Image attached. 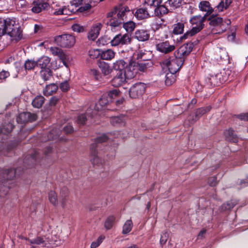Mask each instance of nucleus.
<instances>
[{
    "label": "nucleus",
    "instance_id": "f257e3e1",
    "mask_svg": "<svg viewBox=\"0 0 248 248\" xmlns=\"http://www.w3.org/2000/svg\"><path fill=\"white\" fill-rule=\"evenodd\" d=\"M192 44H186L180 47L170 57L162 61L160 64L163 68H168L170 73L175 74L178 71L184 62L185 57L187 56L192 50Z\"/></svg>",
    "mask_w": 248,
    "mask_h": 248
},
{
    "label": "nucleus",
    "instance_id": "f03ea898",
    "mask_svg": "<svg viewBox=\"0 0 248 248\" xmlns=\"http://www.w3.org/2000/svg\"><path fill=\"white\" fill-rule=\"evenodd\" d=\"M18 169L0 170V196L3 197L8 192V189L15 186L14 178Z\"/></svg>",
    "mask_w": 248,
    "mask_h": 248
},
{
    "label": "nucleus",
    "instance_id": "7ed1b4c3",
    "mask_svg": "<svg viewBox=\"0 0 248 248\" xmlns=\"http://www.w3.org/2000/svg\"><path fill=\"white\" fill-rule=\"evenodd\" d=\"M209 25L213 28L212 32L215 34H221L230 28L231 21L229 19L217 16L212 14L208 18Z\"/></svg>",
    "mask_w": 248,
    "mask_h": 248
},
{
    "label": "nucleus",
    "instance_id": "20e7f679",
    "mask_svg": "<svg viewBox=\"0 0 248 248\" xmlns=\"http://www.w3.org/2000/svg\"><path fill=\"white\" fill-rule=\"evenodd\" d=\"M109 102H110L106 97V95L103 94L97 103L95 104L93 113H90L91 109H88L86 114H81L78 115L77 119L78 123L80 124H84L87 120V115H90L91 117H93L95 114H97L101 115L99 112L104 110Z\"/></svg>",
    "mask_w": 248,
    "mask_h": 248
},
{
    "label": "nucleus",
    "instance_id": "39448f33",
    "mask_svg": "<svg viewBox=\"0 0 248 248\" xmlns=\"http://www.w3.org/2000/svg\"><path fill=\"white\" fill-rule=\"evenodd\" d=\"M109 102H110L106 97V95L103 94L97 103L95 104L93 113H90L91 109H88L86 114H81L78 115L77 119L78 123L80 124H84L87 120V115H90L91 117H93L95 114H97L101 115L99 112L104 110Z\"/></svg>",
    "mask_w": 248,
    "mask_h": 248
},
{
    "label": "nucleus",
    "instance_id": "423d86ee",
    "mask_svg": "<svg viewBox=\"0 0 248 248\" xmlns=\"http://www.w3.org/2000/svg\"><path fill=\"white\" fill-rule=\"evenodd\" d=\"M111 135L107 136L105 134L102 135L95 139V142L92 143L90 146V159L94 167H100L103 166L104 161L98 155L96 150L97 143H102L110 139Z\"/></svg>",
    "mask_w": 248,
    "mask_h": 248
},
{
    "label": "nucleus",
    "instance_id": "0eeeda50",
    "mask_svg": "<svg viewBox=\"0 0 248 248\" xmlns=\"http://www.w3.org/2000/svg\"><path fill=\"white\" fill-rule=\"evenodd\" d=\"M206 18V16L201 15L193 16L189 20L192 26V29L186 32L182 37V38L186 39L199 32L203 29Z\"/></svg>",
    "mask_w": 248,
    "mask_h": 248
},
{
    "label": "nucleus",
    "instance_id": "6e6552de",
    "mask_svg": "<svg viewBox=\"0 0 248 248\" xmlns=\"http://www.w3.org/2000/svg\"><path fill=\"white\" fill-rule=\"evenodd\" d=\"M22 239L29 242V244L31 246V248H35L36 246H40L46 248H53L57 246L55 242L50 240L46 236H37L32 239L27 237H23Z\"/></svg>",
    "mask_w": 248,
    "mask_h": 248
},
{
    "label": "nucleus",
    "instance_id": "1a4fd4ad",
    "mask_svg": "<svg viewBox=\"0 0 248 248\" xmlns=\"http://www.w3.org/2000/svg\"><path fill=\"white\" fill-rule=\"evenodd\" d=\"M54 41L58 46L63 47H71L76 42L75 37L69 34L57 36L55 37Z\"/></svg>",
    "mask_w": 248,
    "mask_h": 248
},
{
    "label": "nucleus",
    "instance_id": "9d476101",
    "mask_svg": "<svg viewBox=\"0 0 248 248\" xmlns=\"http://www.w3.org/2000/svg\"><path fill=\"white\" fill-rule=\"evenodd\" d=\"M16 21L14 18H6L0 20V37L16 27Z\"/></svg>",
    "mask_w": 248,
    "mask_h": 248
},
{
    "label": "nucleus",
    "instance_id": "9b49d317",
    "mask_svg": "<svg viewBox=\"0 0 248 248\" xmlns=\"http://www.w3.org/2000/svg\"><path fill=\"white\" fill-rule=\"evenodd\" d=\"M131 38L126 33L121 34V33L116 35L110 41L112 46H117L118 45H128L131 42Z\"/></svg>",
    "mask_w": 248,
    "mask_h": 248
},
{
    "label": "nucleus",
    "instance_id": "f8f14e48",
    "mask_svg": "<svg viewBox=\"0 0 248 248\" xmlns=\"http://www.w3.org/2000/svg\"><path fill=\"white\" fill-rule=\"evenodd\" d=\"M146 85L139 82L133 85L129 89V93L131 98H136L141 95L145 92Z\"/></svg>",
    "mask_w": 248,
    "mask_h": 248
},
{
    "label": "nucleus",
    "instance_id": "ddd939ff",
    "mask_svg": "<svg viewBox=\"0 0 248 248\" xmlns=\"http://www.w3.org/2000/svg\"><path fill=\"white\" fill-rule=\"evenodd\" d=\"M155 48L157 51L161 53L168 54L175 49V45L170 44L169 41H166L157 44L155 46Z\"/></svg>",
    "mask_w": 248,
    "mask_h": 248
},
{
    "label": "nucleus",
    "instance_id": "4468645a",
    "mask_svg": "<svg viewBox=\"0 0 248 248\" xmlns=\"http://www.w3.org/2000/svg\"><path fill=\"white\" fill-rule=\"evenodd\" d=\"M37 115L29 112H24L20 113L16 118L18 123L22 124L28 122H33L37 119Z\"/></svg>",
    "mask_w": 248,
    "mask_h": 248
},
{
    "label": "nucleus",
    "instance_id": "2eb2a0df",
    "mask_svg": "<svg viewBox=\"0 0 248 248\" xmlns=\"http://www.w3.org/2000/svg\"><path fill=\"white\" fill-rule=\"evenodd\" d=\"M138 71L134 65V62H131L126 66L123 72L127 79H132L136 77Z\"/></svg>",
    "mask_w": 248,
    "mask_h": 248
},
{
    "label": "nucleus",
    "instance_id": "dca6fc26",
    "mask_svg": "<svg viewBox=\"0 0 248 248\" xmlns=\"http://www.w3.org/2000/svg\"><path fill=\"white\" fill-rule=\"evenodd\" d=\"M221 73H218L215 75H211L205 78L206 85L209 86H217L223 81L220 80Z\"/></svg>",
    "mask_w": 248,
    "mask_h": 248
},
{
    "label": "nucleus",
    "instance_id": "f3484780",
    "mask_svg": "<svg viewBox=\"0 0 248 248\" xmlns=\"http://www.w3.org/2000/svg\"><path fill=\"white\" fill-rule=\"evenodd\" d=\"M199 8L201 11L206 12L204 16H206V17L211 15L214 11L209 2L206 0L201 1L199 4Z\"/></svg>",
    "mask_w": 248,
    "mask_h": 248
},
{
    "label": "nucleus",
    "instance_id": "a211bd4d",
    "mask_svg": "<svg viewBox=\"0 0 248 248\" xmlns=\"http://www.w3.org/2000/svg\"><path fill=\"white\" fill-rule=\"evenodd\" d=\"M151 13L152 10L150 9L147 10L145 8H139L137 10L135 16L139 20H142L152 16Z\"/></svg>",
    "mask_w": 248,
    "mask_h": 248
},
{
    "label": "nucleus",
    "instance_id": "6ab92c4d",
    "mask_svg": "<svg viewBox=\"0 0 248 248\" xmlns=\"http://www.w3.org/2000/svg\"><path fill=\"white\" fill-rule=\"evenodd\" d=\"M127 79L123 72H119L112 79V85L114 87L122 85Z\"/></svg>",
    "mask_w": 248,
    "mask_h": 248
},
{
    "label": "nucleus",
    "instance_id": "aec40b11",
    "mask_svg": "<svg viewBox=\"0 0 248 248\" xmlns=\"http://www.w3.org/2000/svg\"><path fill=\"white\" fill-rule=\"evenodd\" d=\"M101 27L102 24L100 23H98L93 26L88 34L89 39L92 41L94 40L98 37Z\"/></svg>",
    "mask_w": 248,
    "mask_h": 248
},
{
    "label": "nucleus",
    "instance_id": "412c9836",
    "mask_svg": "<svg viewBox=\"0 0 248 248\" xmlns=\"http://www.w3.org/2000/svg\"><path fill=\"white\" fill-rule=\"evenodd\" d=\"M33 5L31 10L34 13H39L48 6V3L44 2L41 0L34 1L33 2Z\"/></svg>",
    "mask_w": 248,
    "mask_h": 248
},
{
    "label": "nucleus",
    "instance_id": "4be33fe9",
    "mask_svg": "<svg viewBox=\"0 0 248 248\" xmlns=\"http://www.w3.org/2000/svg\"><path fill=\"white\" fill-rule=\"evenodd\" d=\"M69 190L66 187H63L60 190V201L62 208L66 206L68 200Z\"/></svg>",
    "mask_w": 248,
    "mask_h": 248
},
{
    "label": "nucleus",
    "instance_id": "5701e85b",
    "mask_svg": "<svg viewBox=\"0 0 248 248\" xmlns=\"http://www.w3.org/2000/svg\"><path fill=\"white\" fill-rule=\"evenodd\" d=\"M224 136L227 141L236 143L238 140L237 135L234 133L233 130L231 128L226 129L224 131Z\"/></svg>",
    "mask_w": 248,
    "mask_h": 248
},
{
    "label": "nucleus",
    "instance_id": "b1692460",
    "mask_svg": "<svg viewBox=\"0 0 248 248\" xmlns=\"http://www.w3.org/2000/svg\"><path fill=\"white\" fill-rule=\"evenodd\" d=\"M135 37L139 41H145L149 39L150 34L146 30L143 29L138 30L135 32Z\"/></svg>",
    "mask_w": 248,
    "mask_h": 248
},
{
    "label": "nucleus",
    "instance_id": "393cba45",
    "mask_svg": "<svg viewBox=\"0 0 248 248\" xmlns=\"http://www.w3.org/2000/svg\"><path fill=\"white\" fill-rule=\"evenodd\" d=\"M9 35L12 40H14L16 41H18L22 38V31L19 27H15L12 29V31H8L7 33Z\"/></svg>",
    "mask_w": 248,
    "mask_h": 248
},
{
    "label": "nucleus",
    "instance_id": "a878e982",
    "mask_svg": "<svg viewBox=\"0 0 248 248\" xmlns=\"http://www.w3.org/2000/svg\"><path fill=\"white\" fill-rule=\"evenodd\" d=\"M9 35L12 40H14L16 41H18L22 38V31L19 27H15L12 29V31H8L7 33Z\"/></svg>",
    "mask_w": 248,
    "mask_h": 248
},
{
    "label": "nucleus",
    "instance_id": "bb28decb",
    "mask_svg": "<svg viewBox=\"0 0 248 248\" xmlns=\"http://www.w3.org/2000/svg\"><path fill=\"white\" fill-rule=\"evenodd\" d=\"M168 12V9L164 5H161L155 7L153 10H152V13L151 14L152 16H160L163 15L167 14Z\"/></svg>",
    "mask_w": 248,
    "mask_h": 248
},
{
    "label": "nucleus",
    "instance_id": "cd10ccee",
    "mask_svg": "<svg viewBox=\"0 0 248 248\" xmlns=\"http://www.w3.org/2000/svg\"><path fill=\"white\" fill-rule=\"evenodd\" d=\"M58 89V87L54 83L50 84L46 86L44 90L43 93L46 96H49L56 93Z\"/></svg>",
    "mask_w": 248,
    "mask_h": 248
},
{
    "label": "nucleus",
    "instance_id": "c85d7f7f",
    "mask_svg": "<svg viewBox=\"0 0 248 248\" xmlns=\"http://www.w3.org/2000/svg\"><path fill=\"white\" fill-rule=\"evenodd\" d=\"M50 62V59L47 56H42L37 61V66L41 69L47 68V66Z\"/></svg>",
    "mask_w": 248,
    "mask_h": 248
},
{
    "label": "nucleus",
    "instance_id": "c756f323",
    "mask_svg": "<svg viewBox=\"0 0 248 248\" xmlns=\"http://www.w3.org/2000/svg\"><path fill=\"white\" fill-rule=\"evenodd\" d=\"M129 13L130 10L127 6H121L119 8V11L117 15V17L120 18L124 21L125 19L127 14Z\"/></svg>",
    "mask_w": 248,
    "mask_h": 248
},
{
    "label": "nucleus",
    "instance_id": "7c9ffc66",
    "mask_svg": "<svg viewBox=\"0 0 248 248\" xmlns=\"http://www.w3.org/2000/svg\"><path fill=\"white\" fill-rule=\"evenodd\" d=\"M126 63L123 60L116 61L113 64V68L115 70L119 71V72H123L126 67Z\"/></svg>",
    "mask_w": 248,
    "mask_h": 248
},
{
    "label": "nucleus",
    "instance_id": "2f4dec72",
    "mask_svg": "<svg viewBox=\"0 0 248 248\" xmlns=\"http://www.w3.org/2000/svg\"><path fill=\"white\" fill-rule=\"evenodd\" d=\"M115 52L111 49L102 51L101 53V58L103 60H110L114 57Z\"/></svg>",
    "mask_w": 248,
    "mask_h": 248
},
{
    "label": "nucleus",
    "instance_id": "473e14b6",
    "mask_svg": "<svg viewBox=\"0 0 248 248\" xmlns=\"http://www.w3.org/2000/svg\"><path fill=\"white\" fill-rule=\"evenodd\" d=\"M125 120L124 116H116L111 118L110 122L114 125H123L124 124Z\"/></svg>",
    "mask_w": 248,
    "mask_h": 248
},
{
    "label": "nucleus",
    "instance_id": "72a5a7b5",
    "mask_svg": "<svg viewBox=\"0 0 248 248\" xmlns=\"http://www.w3.org/2000/svg\"><path fill=\"white\" fill-rule=\"evenodd\" d=\"M211 109V107L210 106L197 109L195 112V121L198 120L202 115L209 112Z\"/></svg>",
    "mask_w": 248,
    "mask_h": 248
},
{
    "label": "nucleus",
    "instance_id": "f704fd0d",
    "mask_svg": "<svg viewBox=\"0 0 248 248\" xmlns=\"http://www.w3.org/2000/svg\"><path fill=\"white\" fill-rule=\"evenodd\" d=\"M99 68L101 72L105 75L107 76L110 74L112 72V69L110 67L108 64L103 62H101L99 65Z\"/></svg>",
    "mask_w": 248,
    "mask_h": 248
},
{
    "label": "nucleus",
    "instance_id": "c9c22d12",
    "mask_svg": "<svg viewBox=\"0 0 248 248\" xmlns=\"http://www.w3.org/2000/svg\"><path fill=\"white\" fill-rule=\"evenodd\" d=\"M45 98L42 95H38L34 98L32 101V105L33 107L40 108L44 103Z\"/></svg>",
    "mask_w": 248,
    "mask_h": 248
},
{
    "label": "nucleus",
    "instance_id": "e433bc0d",
    "mask_svg": "<svg viewBox=\"0 0 248 248\" xmlns=\"http://www.w3.org/2000/svg\"><path fill=\"white\" fill-rule=\"evenodd\" d=\"M124 21L119 17L110 18L107 25L111 27H117L122 25Z\"/></svg>",
    "mask_w": 248,
    "mask_h": 248
},
{
    "label": "nucleus",
    "instance_id": "4c0bfd02",
    "mask_svg": "<svg viewBox=\"0 0 248 248\" xmlns=\"http://www.w3.org/2000/svg\"><path fill=\"white\" fill-rule=\"evenodd\" d=\"M173 33L175 34H181L184 31V24L182 22H178L173 25Z\"/></svg>",
    "mask_w": 248,
    "mask_h": 248
},
{
    "label": "nucleus",
    "instance_id": "58836bf2",
    "mask_svg": "<svg viewBox=\"0 0 248 248\" xmlns=\"http://www.w3.org/2000/svg\"><path fill=\"white\" fill-rule=\"evenodd\" d=\"M40 74L42 78L45 81H46L48 80L52 76V71L48 68L42 69L40 72Z\"/></svg>",
    "mask_w": 248,
    "mask_h": 248
},
{
    "label": "nucleus",
    "instance_id": "ea45409f",
    "mask_svg": "<svg viewBox=\"0 0 248 248\" xmlns=\"http://www.w3.org/2000/svg\"><path fill=\"white\" fill-rule=\"evenodd\" d=\"M133 227V223L131 219L126 221L123 227L122 233L124 234H127L132 230Z\"/></svg>",
    "mask_w": 248,
    "mask_h": 248
},
{
    "label": "nucleus",
    "instance_id": "a19ab883",
    "mask_svg": "<svg viewBox=\"0 0 248 248\" xmlns=\"http://www.w3.org/2000/svg\"><path fill=\"white\" fill-rule=\"evenodd\" d=\"M217 56L215 57V59L217 61L221 60H225L228 58V55L225 50L223 49L219 48L216 51Z\"/></svg>",
    "mask_w": 248,
    "mask_h": 248
},
{
    "label": "nucleus",
    "instance_id": "79ce46f5",
    "mask_svg": "<svg viewBox=\"0 0 248 248\" xmlns=\"http://www.w3.org/2000/svg\"><path fill=\"white\" fill-rule=\"evenodd\" d=\"M134 65L136 67L138 72L139 71L141 72H145L148 68V63L143 61L140 63H137L134 62Z\"/></svg>",
    "mask_w": 248,
    "mask_h": 248
},
{
    "label": "nucleus",
    "instance_id": "37998d69",
    "mask_svg": "<svg viewBox=\"0 0 248 248\" xmlns=\"http://www.w3.org/2000/svg\"><path fill=\"white\" fill-rule=\"evenodd\" d=\"M237 202L235 200H231L221 205V210L225 211L227 210H230L236 204Z\"/></svg>",
    "mask_w": 248,
    "mask_h": 248
},
{
    "label": "nucleus",
    "instance_id": "c03bdc74",
    "mask_svg": "<svg viewBox=\"0 0 248 248\" xmlns=\"http://www.w3.org/2000/svg\"><path fill=\"white\" fill-rule=\"evenodd\" d=\"M119 93V92L117 89L110 90L107 93H104V95H106V97L108 99L110 102H111L112 100L117 97Z\"/></svg>",
    "mask_w": 248,
    "mask_h": 248
},
{
    "label": "nucleus",
    "instance_id": "a18cd8bd",
    "mask_svg": "<svg viewBox=\"0 0 248 248\" xmlns=\"http://www.w3.org/2000/svg\"><path fill=\"white\" fill-rule=\"evenodd\" d=\"M36 66H37V62L33 60H27L24 63L25 68L27 70H31Z\"/></svg>",
    "mask_w": 248,
    "mask_h": 248
},
{
    "label": "nucleus",
    "instance_id": "49530a36",
    "mask_svg": "<svg viewBox=\"0 0 248 248\" xmlns=\"http://www.w3.org/2000/svg\"><path fill=\"white\" fill-rule=\"evenodd\" d=\"M171 10L179 7L181 4V0H168L166 2Z\"/></svg>",
    "mask_w": 248,
    "mask_h": 248
},
{
    "label": "nucleus",
    "instance_id": "de8ad7c7",
    "mask_svg": "<svg viewBox=\"0 0 248 248\" xmlns=\"http://www.w3.org/2000/svg\"><path fill=\"white\" fill-rule=\"evenodd\" d=\"M123 27L127 32H131L135 28V23L133 21H127L123 24Z\"/></svg>",
    "mask_w": 248,
    "mask_h": 248
},
{
    "label": "nucleus",
    "instance_id": "09e8293b",
    "mask_svg": "<svg viewBox=\"0 0 248 248\" xmlns=\"http://www.w3.org/2000/svg\"><path fill=\"white\" fill-rule=\"evenodd\" d=\"M82 0H72L70 2V6H69L68 10H70L71 12L74 13L76 10H74L73 7L77 8L82 3Z\"/></svg>",
    "mask_w": 248,
    "mask_h": 248
},
{
    "label": "nucleus",
    "instance_id": "8fccbe9b",
    "mask_svg": "<svg viewBox=\"0 0 248 248\" xmlns=\"http://www.w3.org/2000/svg\"><path fill=\"white\" fill-rule=\"evenodd\" d=\"M115 219V217L113 216H110L108 217L106 220L104 224L105 227L107 229H110L112 226L113 223Z\"/></svg>",
    "mask_w": 248,
    "mask_h": 248
},
{
    "label": "nucleus",
    "instance_id": "3c124183",
    "mask_svg": "<svg viewBox=\"0 0 248 248\" xmlns=\"http://www.w3.org/2000/svg\"><path fill=\"white\" fill-rule=\"evenodd\" d=\"M174 74H175L170 73V72L166 74L165 80V84L166 85L170 86L174 82Z\"/></svg>",
    "mask_w": 248,
    "mask_h": 248
},
{
    "label": "nucleus",
    "instance_id": "603ef678",
    "mask_svg": "<svg viewBox=\"0 0 248 248\" xmlns=\"http://www.w3.org/2000/svg\"><path fill=\"white\" fill-rule=\"evenodd\" d=\"M48 199L50 202L55 205L58 203L57 195L56 192L54 191H50L48 193Z\"/></svg>",
    "mask_w": 248,
    "mask_h": 248
},
{
    "label": "nucleus",
    "instance_id": "864d4df0",
    "mask_svg": "<svg viewBox=\"0 0 248 248\" xmlns=\"http://www.w3.org/2000/svg\"><path fill=\"white\" fill-rule=\"evenodd\" d=\"M108 43H110V39L107 37V36H103L99 38L96 42L97 45L98 46H103L108 44Z\"/></svg>",
    "mask_w": 248,
    "mask_h": 248
},
{
    "label": "nucleus",
    "instance_id": "5fc2aeb1",
    "mask_svg": "<svg viewBox=\"0 0 248 248\" xmlns=\"http://www.w3.org/2000/svg\"><path fill=\"white\" fill-rule=\"evenodd\" d=\"M68 10L65 7H62L59 9H56L53 12V14L55 15H68Z\"/></svg>",
    "mask_w": 248,
    "mask_h": 248
},
{
    "label": "nucleus",
    "instance_id": "6e6d98bb",
    "mask_svg": "<svg viewBox=\"0 0 248 248\" xmlns=\"http://www.w3.org/2000/svg\"><path fill=\"white\" fill-rule=\"evenodd\" d=\"M105 237L103 235L100 236L96 240L93 242L91 245V248H96L103 242Z\"/></svg>",
    "mask_w": 248,
    "mask_h": 248
},
{
    "label": "nucleus",
    "instance_id": "4d7b16f0",
    "mask_svg": "<svg viewBox=\"0 0 248 248\" xmlns=\"http://www.w3.org/2000/svg\"><path fill=\"white\" fill-rule=\"evenodd\" d=\"M91 58L94 59L97 58L99 55H101L100 51L99 49H92L89 52Z\"/></svg>",
    "mask_w": 248,
    "mask_h": 248
},
{
    "label": "nucleus",
    "instance_id": "13d9d810",
    "mask_svg": "<svg viewBox=\"0 0 248 248\" xmlns=\"http://www.w3.org/2000/svg\"><path fill=\"white\" fill-rule=\"evenodd\" d=\"M72 30L78 33L83 32L85 31L83 26H81L78 24H75L72 26Z\"/></svg>",
    "mask_w": 248,
    "mask_h": 248
},
{
    "label": "nucleus",
    "instance_id": "bf43d9fd",
    "mask_svg": "<svg viewBox=\"0 0 248 248\" xmlns=\"http://www.w3.org/2000/svg\"><path fill=\"white\" fill-rule=\"evenodd\" d=\"M13 129V127L11 124H8L6 127H3L2 128H0V133H2L3 134L6 135L9 133Z\"/></svg>",
    "mask_w": 248,
    "mask_h": 248
},
{
    "label": "nucleus",
    "instance_id": "052dcab7",
    "mask_svg": "<svg viewBox=\"0 0 248 248\" xmlns=\"http://www.w3.org/2000/svg\"><path fill=\"white\" fill-rule=\"evenodd\" d=\"M162 0H152L151 2L149 4L150 9L153 10L155 7L161 5Z\"/></svg>",
    "mask_w": 248,
    "mask_h": 248
},
{
    "label": "nucleus",
    "instance_id": "680f3d73",
    "mask_svg": "<svg viewBox=\"0 0 248 248\" xmlns=\"http://www.w3.org/2000/svg\"><path fill=\"white\" fill-rule=\"evenodd\" d=\"M59 131H54V130H52L50 132L49 135L48 136V138L49 140L55 139L59 135Z\"/></svg>",
    "mask_w": 248,
    "mask_h": 248
},
{
    "label": "nucleus",
    "instance_id": "e2e57ef3",
    "mask_svg": "<svg viewBox=\"0 0 248 248\" xmlns=\"http://www.w3.org/2000/svg\"><path fill=\"white\" fill-rule=\"evenodd\" d=\"M60 88L63 92H66L68 91V90L69 88V85L68 84V82L65 81L61 83L60 85Z\"/></svg>",
    "mask_w": 248,
    "mask_h": 248
},
{
    "label": "nucleus",
    "instance_id": "0e129e2a",
    "mask_svg": "<svg viewBox=\"0 0 248 248\" xmlns=\"http://www.w3.org/2000/svg\"><path fill=\"white\" fill-rule=\"evenodd\" d=\"M91 8V5L89 4H86L83 6H81L79 8H78L77 10H76V11H79L80 12H83L84 11H88V10L90 9Z\"/></svg>",
    "mask_w": 248,
    "mask_h": 248
},
{
    "label": "nucleus",
    "instance_id": "69168bd1",
    "mask_svg": "<svg viewBox=\"0 0 248 248\" xmlns=\"http://www.w3.org/2000/svg\"><path fill=\"white\" fill-rule=\"evenodd\" d=\"M216 8V11H217L218 12L223 11L224 9H225L224 2L223 1H220Z\"/></svg>",
    "mask_w": 248,
    "mask_h": 248
},
{
    "label": "nucleus",
    "instance_id": "338daca9",
    "mask_svg": "<svg viewBox=\"0 0 248 248\" xmlns=\"http://www.w3.org/2000/svg\"><path fill=\"white\" fill-rule=\"evenodd\" d=\"M118 11V8L117 7H115L111 11L109 12L107 15V18H114V15H116Z\"/></svg>",
    "mask_w": 248,
    "mask_h": 248
},
{
    "label": "nucleus",
    "instance_id": "774afa93",
    "mask_svg": "<svg viewBox=\"0 0 248 248\" xmlns=\"http://www.w3.org/2000/svg\"><path fill=\"white\" fill-rule=\"evenodd\" d=\"M208 183L210 186H214L217 184V178L216 176L211 177L209 178Z\"/></svg>",
    "mask_w": 248,
    "mask_h": 248
}]
</instances>
